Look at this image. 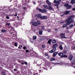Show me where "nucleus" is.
Here are the masks:
<instances>
[{
  "label": "nucleus",
  "mask_w": 75,
  "mask_h": 75,
  "mask_svg": "<svg viewBox=\"0 0 75 75\" xmlns=\"http://www.w3.org/2000/svg\"><path fill=\"white\" fill-rule=\"evenodd\" d=\"M72 20V18H71L69 17L67 19V20H66L64 22H67L66 23V25H69V24H71V23H70V22H69V21L70 20Z\"/></svg>",
  "instance_id": "nucleus-1"
},
{
  "label": "nucleus",
  "mask_w": 75,
  "mask_h": 75,
  "mask_svg": "<svg viewBox=\"0 0 75 75\" xmlns=\"http://www.w3.org/2000/svg\"><path fill=\"white\" fill-rule=\"evenodd\" d=\"M37 9L38 10H39V11H40L42 13H45L47 11V10L45 9H44L43 10H42L41 9H40L38 8H37Z\"/></svg>",
  "instance_id": "nucleus-2"
},
{
  "label": "nucleus",
  "mask_w": 75,
  "mask_h": 75,
  "mask_svg": "<svg viewBox=\"0 0 75 75\" xmlns=\"http://www.w3.org/2000/svg\"><path fill=\"white\" fill-rule=\"evenodd\" d=\"M61 1V0H54V3H57V5L58 6L59 4V2Z\"/></svg>",
  "instance_id": "nucleus-3"
},
{
  "label": "nucleus",
  "mask_w": 75,
  "mask_h": 75,
  "mask_svg": "<svg viewBox=\"0 0 75 75\" xmlns=\"http://www.w3.org/2000/svg\"><path fill=\"white\" fill-rule=\"evenodd\" d=\"M53 49H52L51 51H50L49 52V53H53V52H55V51H56V50L57 48L56 47H53Z\"/></svg>",
  "instance_id": "nucleus-4"
},
{
  "label": "nucleus",
  "mask_w": 75,
  "mask_h": 75,
  "mask_svg": "<svg viewBox=\"0 0 75 75\" xmlns=\"http://www.w3.org/2000/svg\"><path fill=\"white\" fill-rule=\"evenodd\" d=\"M65 35V33H61L60 34V35L61 36V38H66V37H65L64 35Z\"/></svg>",
  "instance_id": "nucleus-5"
},
{
  "label": "nucleus",
  "mask_w": 75,
  "mask_h": 75,
  "mask_svg": "<svg viewBox=\"0 0 75 75\" xmlns=\"http://www.w3.org/2000/svg\"><path fill=\"white\" fill-rule=\"evenodd\" d=\"M47 9H48V10H54V9L50 5L48 6Z\"/></svg>",
  "instance_id": "nucleus-6"
},
{
  "label": "nucleus",
  "mask_w": 75,
  "mask_h": 75,
  "mask_svg": "<svg viewBox=\"0 0 75 75\" xmlns=\"http://www.w3.org/2000/svg\"><path fill=\"white\" fill-rule=\"evenodd\" d=\"M58 55L60 57H62L64 55V53L62 52H60L58 54Z\"/></svg>",
  "instance_id": "nucleus-7"
},
{
  "label": "nucleus",
  "mask_w": 75,
  "mask_h": 75,
  "mask_svg": "<svg viewBox=\"0 0 75 75\" xmlns=\"http://www.w3.org/2000/svg\"><path fill=\"white\" fill-rule=\"evenodd\" d=\"M58 52H55L54 53H53V56L54 57H55V56H56V55H57V54H58Z\"/></svg>",
  "instance_id": "nucleus-8"
},
{
  "label": "nucleus",
  "mask_w": 75,
  "mask_h": 75,
  "mask_svg": "<svg viewBox=\"0 0 75 75\" xmlns=\"http://www.w3.org/2000/svg\"><path fill=\"white\" fill-rule=\"evenodd\" d=\"M69 59L70 60H71L73 58V56L72 55H70L69 57Z\"/></svg>",
  "instance_id": "nucleus-9"
},
{
  "label": "nucleus",
  "mask_w": 75,
  "mask_h": 75,
  "mask_svg": "<svg viewBox=\"0 0 75 75\" xmlns=\"http://www.w3.org/2000/svg\"><path fill=\"white\" fill-rule=\"evenodd\" d=\"M32 25L34 26H37V22H33L32 23Z\"/></svg>",
  "instance_id": "nucleus-10"
},
{
  "label": "nucleus",
  "mask_w": 75,
  "mask_h": 75,
  "mask_svg": "<svg viewBox=\"0 0 75 75\" xmlns=\"http://www.w3.org/2000/svg\"><path fill=\"white\" fill-rule=\"evenodd\" d=\"M70 13V11H67L65 12L64 14L66 15L67 14H69Z\"/></svg>",
  "instance_id": "nucleus-11"
},
{
  "label": "nucleus",
  "mask_w": 75,
  "mask_h": 75,
  "mask_svg": "<svg viewBox=\"0 0 75 75\" xmlns=\"http://www.w3.org/2000/svg\"><path fill=\"white\" fill-rule=\"evenodd\" d=\"M42 16H41V14H39L38 15V18H41V19H42Z\"/></svg>",
  "instance_id": "nucleus-12"
},
{
  "label": "nucleus",
  "mask_w": 75,
  "mask_h": 75,
  "mask_svg": "<svg viewBox=\"0 0 75 75\" xmlns=\"http://www.w3.org/2000/svg\"><path fill=\"white\" fill-rule=\"evenodd\" d=\"M46 2L48 5H51V3L49 1V0H47Z\"/></svg>",
  "instance_id": "nucleus-13"
},
{
  "label": "nucleus",
  "mask_w": 75,
  "mask_h": 75,
  "mask_svg": "<svg viewBox=\"0 0 75 75\" xmlns=\"http://www.w3.org/2000/svg\"><path fill=\"white\" fill-rule=\"evenodd\" d=\"M70 3L72 4L73 5V4H75V0H71V1Z\"/></svg>",
  "instance_id": "nucleus-14"
},
{
  "label": "nucleus",
  "mask_w": 75,
  "mask_h": 75,
  "mask_svg": "<svg viewBox=\"0 0 75 75\" xmlns=\"http://www.w3.org/2000/svg\"><path fill=\"white\" fill-rule=\"evenodd\" d=\"M45 39V38L44 36H42L40 38V40H44Z\"/></svg>",
  "instance_id": "nucleus-15"
},
{
  "label": "nucleus",
  "mask_w": 75,
  "mask_h": 75,
  "mask_svg": "<svg viewBox=\"0 0 75 75\" xmlns=\"http://www.w3.org/2000/svg\"><path fill=\"white\" fill-rule=\"evenodd\" d=\"M47 17L45 16H42V19H47Z\"/></svg>",
  "instance_id": "nucleus-16"
},
{
  "label": "nucleus",
  "mask_w": 75,
  "mask_h": 75,
  "mask_svg": "<svg viewBox=\"0 0 75 75\" xmlns=\"http://www.w3.org/2000/svg\"><path fill=\"white\" fill-rule=\"evenodd\" d=\"M71 7L72 6L71 5H69L67 7V9H70Z\"/></svg>",
  "instance_id": "nucleus-17"
},
{
  "label": "nucleus",
  "mask_w": 75,
  "mask_h": 75,
  "mask_svg": "<svg viewBox=\"0 0 75 75\" xmlns=\"http://www.w3.org/2000/svg\"><path fill=\"white\" fill-rule=\"evenodd\" d=\"M58 47V45L55 44L53 46V48H55V47Z\"/></svg>",
  "instance_id": "nucleus-18"
},
{
  "label": "nucleus",
  "mask_w": 75,
  "mask_h": 75,
  "mask_svg": "<svg viewBox=\"0 0 75 75\" xmlns=\"http://www.w3.org/2000/svg\"><path fill=\"white\" fill-rule=\"evenodd\" d=\"M52 44H54V43H56V42H57V41L55 40H53L52 41Z\"/></svg>",
  "instance_id": "nucleus-19"
},
{
  "label": "nucleus",
  "mask_w": 75,
  "mask_h": 75,
  "mask_svg": "<svg viewBox=\"0 0 75 75\" xmlns=\"http://www.w3.org/2000/svg\"><path fill=\"white\" fill-rule=\"evenodd\" d=\"M59 48L61 50H63V47H62V46L61 45L59 46Z\"/></svg>",
  "instance_id": "nucleus-20"
},
{
  "label": "nucleus",
  "mask_w": 75,
  "mask_h": 75,
  "mask_svg": "<svg viewBox=\"0 0 75 75\" xmlns=\"http://www.w3.org/2000/svg\"><path fill=\"white\" fill-rule=\"evenodd\" d=\"M51 39H50L48 41L47 43L49 44H51Z\"/></svg>",
  "instance_id": "nucleus-21"
},
{
  "label": "nucleus",
  "mask_w": 75,
  "mask_h": 75,
  "mask_svg": "<svg viewBox=\"0 0 75 75\" xmlns=\"http://www.w3.org/2000/svg\"><path fill=\"white\" fill-rule=\"evenodd\" d=\"M33 40H36L37 39V36H33Z\"/></svg>",
  "instance_id": "nucleus-22"
},
{
  "label": "nucleus",
  "mask_w": 75,
  "mask_h": 75,
  "mask_svg": "<svg viewBox=\"0 0 75 75\" xmlns=\"http://www.w3.org/2000/svg\"><path fill=\"white\" fill-rule=\"evenodd\" d=\"M43 7H44V8H47V9H48V6H47V5H43Z\"/></svg>",
  "instance_id": "nucleus-23"
},
{
  "label": "nucleus",
  "mask_w": 75,
  "mask_h": 75,
  "mask_svg": "<svg viewBox=\"0 0 75 75\" xmlns=\"http://www.w3.org/2000/svg\"><path fill=\"white\" fill-rule=\"evenodd\" d=\"M70 23H74V20H72L71 21H69Z\"/></svg>",
  "instance_id": "nucleus-24"
},
{
  "label": "nucleus",
  "mask_w": 75,
  "mask_h": 75,
  "mask_svg": "<svg viewBox=\"0 0 75 75\" xmlns=\"http://www.w3.org/2000/svg\"><path fill=\"white\" fill-rule=\"evenodd\" d=\"M70 17L71 18H75V16L72 15V16H71L70 17Z\"/></svg>",
  "instance_id": "nucleus-25"
},
{
  "label": "nucleus",
  "mask_w": 75,
  "mask_h": 75,
  "mask_svg": "<svg viewBox=\"0 0 75 75\" xmlns=\"http://www.w3.org/2000/svg\"><path fill=\"white\" fill-rule=\"evenodd\" d=\"M39 34H40V35H42V32L39 31Z\"/></svg>",
  "instance_id": "nucleus-26"
},
{
  "label": "nucleus",
  "mask_w": 75,
  "mask_h": 75,
  "mask_svg": "<svg viewBox=\"0 0 75 75\" xmlns=\"http://www.w3.org/2000/svg\"><path fill=\"white\" fill-rule=\"evenodd\" d=\"M1 31L2 33H5L6 31V30L4 29H2L1 30Z\"/></svg>",
  "instance_id": "nucleus-27"
},
{
  "label": "nucleus",
  "mask_w": 75,
  "mask_h": 75,
  "mask_svg": "<svg viewBox=\"0 0 75 75\" xmlns=\"http://www.w3.org/2000/svg\"><path fill=\"white\" fill-rule=\"evenodd\" d=\"M55 59L54 58H52L50 59V61H55Z\"/></svg>",
  "instance_id": "nucleus-28"
},
{
  "label": "nucleus",
  "mask_w": 75,
  "mask_h": 75,
  "mask_svg": "<svg viewBox=\"0 0 75 75\" xmlns=\"http://www.w3.org/2000/svg\"><path fill=\"white\" fill-rule=\"evenodd\" d=\"M68 4H66L64 5V6L65 7H67L68 6Z\"/></svg>",
  "instance_id": "nucleus-29"
},
{
  "label": "nucleus",
  "mask_w": 75,
  "mask_h": 75,
  "mask_svg": "<svg viewBox=\"0 0 75 75\" xmlns=\"http://www.w3.org/2000/svg\"><path fill=\"white\" fill-rule=\"evenodd\" d=\"M74 24H71L69 25V27L70 28H72V27H74Z\"/></svg>",
  "instance_id": "nucleus-30"
},
{
  "label": "nucleus",
  "mask_w": 75,
  "mask_h": 75,
  "mask_svg": "<svg viewBox=\"0 0 75 75\" xmlns=\"http://www.w3.org/2000/svg\"><path fill=\"white\" fill-rule=\"evenodd\" d=\"M63 57H64V58H67V55H64L63 56Z\"/></svg>",
  "instance_id": "nucleus-31"
},
{
  "label": "nucleus",
  "mask_w": 75,
  "mask_h": 75,
  "mask_svg": "<svg viewBox=\"0 0 75 75\" xmlns=\"http://www.w3.org/2000/svg\"><path fill=\"white\" fill-rule=\"evenodd\" d=\"M42 48H45V45H43L42 46Z\"/></svg>",
  "instance_id": "nucleus-32"
},
{
  "label": "nucleus",
  "mask_w": 75,
  "mask_h": 75,
  "mask_svg": "<svg viewBox=\"0 0 75 75\" xmlns=\"http://www.w3.org/2000/svg\"><path fill=\"white\" fill-rule=\"evenodd\" d=\"M67 27V25H63V26H62V27L63 28H64V27Z\"/></svg>",
  "instance_id": "nucleus-33"
},
{
  "label": "nucleus",
  "mask_w": 75,
  "mask_h": 75,
  "mask_svg": "<svg viewBox=\"0 0 75 75\" xmlns=\"http://www.w3.org/2000/svg\"><path fill=\"white\" fill-rule=\"evenodd\" d=\"M64 23V21H61L60 22V24H63V23Z\"/></svg>",
  "instance_id": "nucleus-34"
},
{
  "label": "nucleus",
  "mask_w": 75,
  "mask_h": 75,
  "mask_svg": "<svg viewBox=\"0 0 75 75\" xmlns=\"http://www.w3.org/2000/svg\"><path fill=\"white\" fill-rule=\"evenodd\" d=\"M63 52L64 54H66L67 53V51H66L65 50V51L64 50Z\"/></svg>",
  "instance_id": "nucleus-35"
},
{
  "label": "nucleus",
  "mask_w": 75,
  "mask_h": 75,
  "mask_svg": "<svg viewBox=\"0 0 75 75\" xmlns=\"http://www.w3.org/2000/svg\"><path fill=\"white\" fill-rule=\"evenodd\" d=\"M38 23V24H41V23L40 22V21H37Z\"/></svg>",
  "instance_id": "nucleus-36"
},
{
  "label": "nucleus",
  "mask_w": 75,
  "mask_h": 75,
  "mask_svg": "<svg viewBox=\"0 0 75 75\" xmlns=\"http://www.w3.org/2000/svg\"><path fill=\"white\" fill-rule=\"evenodd\" d=\"M41 27L42 29H44L45 28V27L44 26H41Z\"/></svg>",
  "instance_id": "nucleus-37"
},
{
  "label": "nucleus",
  "mask_w": 75,
  "mask_h": 75,
  "mask_svg": "<svg viewBox=\"0 0 75 75\" xmlns=\"http://www.w3.org/2000/svg\"><path fill=\"white\" fill-rule=\"evenodd\" d=\"M17 44L16 43H15L14 45L16 47H17Z\"/></svg>",
  "instance_id": "nucleus-38"
},
{
  "label": "nucleus",
  "mask_w": 75,
  "mask_h": 75,
  "mask_svg": "<svg viewBox=\"0 0 75 75\" xmlns=\"http://www.w3.org/2000/svg\"><path fill=\"white\" fill-rule=\"evenodd\" d=\"M6 18L7 19H9V17L8 16H6Z\"/></svg>",
  "instance_id": "nucleus-39"
},
{
  "label": "nucleus",
  "mask_w": 75,
  "mask_h": 75,
  "mask_svg": "<svg viewBox=\"0 0 75 75\" xmlns=\"http://www.w3.org/2000/svg\"><path fill=\"white\" fill-rule=\"evenodd\" d=\"M5 74L4 72L3 71L2 72V75H4Z\"/></svg>",
  "instance_id": "nucleus-40"
},
{
  "label": "nucleus",
  "mask_w": 75,
  "mask_h": 75,
  "mask_svg": "<svg viewBox=\"0 0 75 75\" xmlns=\"http://www.w3.org/2000/svg\"><path fill=\"white\" fill-rule=\"evenodd\" d=\"M24 64H25V65H28V64H27V62H24Z\"/></svg>",
  "instance_id": "nucleus-41"
},
{
  "label": "nucleus",
  "mask_w": 75,
  "mask_h": 75,
  "mask_svg": "<svg viewBox=\"0 0 75 75\" xmlns=\"http://www.w3.org/2000/svg\"><path fill=\"white\" fill-rule=\"evenodd\" d=\"M72 10H73V11H75V8H72Z\"/></svg>",
  "instance_id": "nucleus-42"
},
{
  "label": "nucleus",
  "mask_w": 75,
  "mask_h": 75,
  "mask_svg": "<svg viewBox=\"0 0 75 75\" xmlns=\"http://www.w3.org/2000/svg\"><path fill=\"white\" fill-rule=\"evenodd\" d=\"M24 50H25V49H26V47H23V48Z\"/></svg>",
  "instance_id": "nucleus-43"
},
{
  "label": "nucleus",
  "mask_w": 75,
  "mask_h": 75,
  "mask_svg": "<svg viewBox=\"0 0 75 75\" xmlns=\"http://www.w3.org/2000/svg\"><path fill=\"white\" fill-rule=\"evenodd\" d=\"M26 52H28V50H25Z\"/></svg>",
  "instance_id": "nucleus-44"
},
{
  "label": "nucleus",
  "mask_w": 75,
  "mask_h": 75,
  "mask_svg": "<svg viewBox=\"0 0 75 75\" xmlns=\"http://www.w3.org/2000/svg\"><path fill=\"white\" fill-rule=\"evenodd\" d=\"M45 55L46 56H47V55H48V54H47V53H46V54H45Z\"/></svg>",
  "instance_id": "nucleus-45"
},
{
  "label": "nucleus",
  "mask_w": 75,
  "mask_h": 75,
  "mask_svg": "<svg viewBox=\"0 0 75 75\" xmlns=\"http://www.w3.org/2000/svg\"><path fill=\"white\" fill-rule=\"evenodd\" d=\"M66 29H67V30H69V28H68V27H67Z\"/></svg>",
  "instance_id": "nucleus-46"
},
{
  "label": "nucleus",
  "mask_w": 75,
  "mask_h": 75,
  "mask_svg": "<svg viewBox=\"0 0 75 75\" xmlns=\"http://www.w3.org/2000/svg\"><path fill=\"white\" fill-rule=\"evenodd\" d=\"M33 3L34 4H36V2H33Z\"/></svg>",
  "instance_id": "nucleus-47"
},
{
  "label": "nucleus",
  "mask_w": 75,
  "mask_h": 75,
  "mask_svg": "<svg viewBox=\"0 0 75 75\" xmlns=\"http://www.w3.org/2000/svg\"><path fill=\"white\" fill-rule=\"evenodd\" d=\"M18 49H20V45H19V47H18Z\"/></svg>",
  "instance_id": "nucleus-48"
},
{
  "label": "nucleus",
  "mask_w": 75,
  "mask_h": 75,
  "mask_svg": "<svg viewBox=\"0 0 75 75\" xmlns=\"http://www.w3.org/2000/svg\"><path fill=\"white\" fill-rule=\"evenodd\" d=\"M17 16V14H16L14 15L15 16Z\"/></svg>",
  "instance_id": "nucleus-49"
},
{
  "label": "nucleus",
  "mask_w": 75,
  "mask_h": 75,
  "mask_svg": "<svg viewBox=\"0 0 75 75\" xmlns=\"http://www.w3.org/2000/svg\"><path fill=\"white\" fill-rule=\"evenodd\" d=\"M14 71H17V69H14Z\"/></svg>",
  "instance_id": "nucleus-50"
},
{
  "label": "nucleus",
  "mask_w": 75,
  "mask_h": 75,
  "mask_svg": "<svg viewBox=\"0 0 75 75\" xmlns=\"http://www.w3.org/2000/svg\"><path fill=\"white\" fill-rule=\"evenodd\" d=\"M57 30H57V29H55V31H57Z\"/></svg>",
  "instance_id": "nucleus-51"
},
{
  "label": "nucleus",
  "mask_w": 75,
  "mask_h": 75,
  "mask_svg": "<svg viewBox=\"0 0 75 75\" xmlns=\"http://www.w3.org/2000/svg\"><path fill=\"white\" fill-rule=\"evenodd\" d=\"M50 30H48V32H50Z\"/></svg>",
  "instance_id": "nucleus-52"
},
{
  "label": "nucleus",
  "mask_w": 75,
  "mask_h": 75,
  "mask_svg": "<svg viewBox=\"0 0 75 75\" xmlns=\"http://www.w3.org/2000/svg\"><path fill=\"white\" fill-rule=\"evenodd\" d=\"M23 9H24V10H25V7H23Z\"/></svg>",
  "instance_id": "nucleus-53"
},
{
  "label": "nucleus",
  "mask_w": 75,
  "mask_h": 75,
  "mask_svg": "<svg viewBox=\"0 0 75 75\" xmlns=\"http://www.w3.org/2000/svg\"><path fill=\"white\" fill-rule=\"evenodd\" d=\"M8 26H9V25H10V23H8Z\"/></svg>",
  "instance_id": "nucleus-54"
},
{
  "label": "nucleus",
  "mask_w": 75,
  "mask_h": 75,
  "mask_svg": "<svg viewBox=\"0 0 75 75\" xmlns=\"http://www.w3.org/2000/svg\"><path fill=\"white\" fill-rule=\"evenodd\" d=\"M22 64V65H23V64H24V63H22V64Z\"/></svg>",
  "instance_id": "nucleus-55"
},
{
  "label": "nucleus",
  "mask_w": 75,
  "mask_h": 75,
  "mask_svg": "<svg viewBox=\"0 0 75 75\" xmlns=\"http://www.w3.org/2000/svg\"><path fill=\"white\" fill-rule=\"evenodd\" d=\"M6 25H8V23H6Z\"/></svg>",
  "instance_id": "nucleus-56"
},
{
  "label": "nucleus",
  "mask_w": 75,
  "mask_h": 75,
  "mask_svg": "<svg viewBox=\"0 0 75 75\" xmlns=\"http://www.w3.org/2000/svg\"><path fill=\"white\" fill-rule=\"evenodd\" d=\"M21 48L22 47H23V45H22L21 46Z\"/></svg>",
  "instance_id": "nucleus-57"
},
{
  "label": "nucleus",
  "mask_w": 75,
  "mask_h": 75,
  "mask_svg": "<svg viewBox=\"0 0 75 75\" xmlns=\"http://www.w3.org/2000/svg\"><path fill=\"white\" fill-rule=\"evenodd\" d=\"M13 34V33H11V34Z\"/></svg>",
  "instance_id": "nucleus-58"
},
{
  "label": "nucleus",
  "mask_w": 75,
  "mask_h": 75,
  "mask_svg": "<svg viewBox=\"0 0 75 75\" xmlns=\"http://www.w3.org/2000/svg\"><path fill=\"white\" fill-rule=\"evenodd\" d=\"M22 62H23L24 61L22 60Z\"/></svg>",
  "instance_id": "nucleus-59"
},
{
  "label": "nucleus",
  "mask_w": 75,
  "mask_h": 75,
  "mask_svg": "<svg viewBox=\"0 0 75 75\" xmlns=\"http://www.w3.org/2000/svg\"><path fill=\"white\" fill-rule=\"evenodd\" d=\"M74 25L75 26V23H74Z\"/></svg>",
  "instance_id": "nucleus-60"
},
{
  "label": "nucleus",
  "mask_w": 75,
  "mask_h": 75,
  "mask_svg": "<svg viewBox=\"0 0 75 75\" xmlns=\"http://www.w3.org/2000/svg\"><path fill=\"white\" fill-rule=\"evenodd\" d=\"M18 16L17 17V18H18Z\"/></svg>",
  "instance_id": "nucleus-61"
},
{
  "label": "nucleus",
  "mask_w": 75,
  "mask_h": 75,
  "mask_svg": "<svg viewBox=\"0 0 75 75\" xmlns=\"http://www.w3.org/2000/svg\"><path fill=\"white\" fill-rule=\"evenodd\" d=\"M36 74H37V73H36Z\"/></svg>",
  "instance_id": "nucleus-62"
},
{
  "label": "nucleus",
  "mask_w": 75,
  "mask_h": 75,
  "mask_svg": "<svg viewBox=\"0 0 75 75\" xmlns=\"http://www.w3.org/2000/svg\"><path fill=\"white\" fill-rule=\"evenodd\" d=\"M58 23H59V21H58Z\"/></svg>",
  "instance_id": "nucleus-63"
},
{
  "label": "nucleus",
  "mask_w": 75,
  "mask_h": 75,
  "mask_svg": "<svg viewBox=\"0 0 75 75\" xmlns=\"http://www.w3.org/2000/svg\"><path fill=\"white\" fill-rule=\"evenodd\" d=\"M40 71L41 72V70H40Z\"/></svg>",
  "instance_id": "nucleus-64"
}]
</instances>
